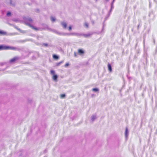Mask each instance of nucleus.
Listing matches in <instances>:
<instances>
[{
  "mask_svg": "<svg viewBox=\"0 0 157 157\" xmlns=\"http://www.w3.org/2000/svg\"><path fill=\"white\" fill-rule=\"evenodd\" d=\"M57 78L58 77L56 75H54L52 77V78L55 81H56Z\"/></svg>",
  "mask_w": 157,
  "mask_h": 157,
  "instance_id": "obj_9",
  "label": "nucleus"
},
{
  "mask_svg": "<svg viewBox=\"0 0 157 157\" xmlns=\"http://www.w3.org/2000/svg\"><path fill=\"white\" fill-rule=\"evenodd\" d=\"M94 119H95V118H94V117H92V120H93V121Z\"/></svg>",
  "mask_w": 157,
  "mask_h": 157,
  "instance_id": "obj_24",
  "label": "nucleus"
},
{
  "mask_svg": "<svg viewBox=\"0 0 157 157\" xmlns=\"http://www.w3.org/2000/svg\"><path fill=\"white\" fill-rule=\"evenodd\" d=\"M17 48L15 47H11L4 45H0V51L8 50H15Z\"/></svg>",
  "mask_w": 157,
  "mask_h": 157,
  "instance_id": "obj_1",
  "label": "nucleus"
},
{
  "mask_svg": "<svg viewBox=\"0 0 157 157\" xmlns=\"http://www.w3.org/2000/svg\"><path fill=\"white\" fill-rule=\"evenodd\" d=\"M90 35H85L84 36H85V37H87V36H90Z\"/></svg>",
  "mask_w": 157,
  "mask_h": 157,
  "instance_id": "obj_23",
  "label": "nucleus"
},
{
  "mask_svg": "<svg viewBox=\"0 0 157 157\" xmlns=\"http://www.w3.org/2000/svg\"><path fill=\"white\" fill-rule=\"evenodd\" d=\"M44 45L45 46H48V44H44Z\"/></svg>",
  "mask_w": 157,
  "mask_h": 157,
  "instance_id": "obj_22",
  "label": "nucleus"
},
{
  "mask_svg": "<svg viewBox=\"0 0 157 157\" xmlns=\"http://www.w3.org/2000/svg\"><path fill=\"white\" fill-rule=\"evenodd\" d=\"M71 29H72L71 26H70L68 27V30L69 31H71Z\"/></svg>",
  "mask_w": 157,
  "mask_h": 157,
  "instance_id": "obj_16",
  "label": "nucleus"
},
{
  "mask_svg": "<svg viewBox=\"0 0 157 157\" xmlns=\"http://www.w3.org/2000/svg\"><path fill=\"white\" fill-rule=\"evenodd\" d=\"M29 21H32V19H31L30 20H29Z\"/></svg>",
  "mask_w": 157,
  "mask_h": 157,
  "instance_id": "obj_25",
  "label": "nucleus"
},
{
  "mask_svg": "<svg viewBox=\"0 0 157 157\" xmlns=\"http://www.w3.org/2000/svg\"><path fill=\"white\" fill-rule=\"evenodd\" d=\"M74 56L75 57L77 56V55H76V53L75 52H74Z\"/></svg>",
  "mask_w": 157,
  "mask_h": 157,
  "instance_id": "obj_20",
  "label": "nucleus"
},
{
  "mask_svg": "<svg viewBox=\"0 0 157 157\" xmlns=\"http://www.w3.org/2000/svg\"><path fill=\"white\" fill-rule=\"evenodd\" d=\"M65 95L64 94H62L60 95V97L61 98H63L65 97Z\"/></svg>",
  "mask_w": 157,
  "mask_h": 157,
  "instance_id": "obj_12",
  "label": "nucleus"
},
{
  "mask_svg": "<svg viewBox=\"0 0 157 157\" xmlns=\"http://www.w3.org/2000/svg\"><path fill=\"white\" fill-rule=\"evenodd\" d=\"M26 25H28V26H29V27H31V28H32V29H34V30H35L36 31H37V30H38V28L33 26V25H31L30 24H27Z\"/></svg>",
  "mask_w": 157,
  "mask_h": 157,
  "instance_id": "obj_4",
  "label": "nucleus"
},
{
  "mask_svg": "<svg viewBox=\"0 0 157 157\" xmlns=\"http://www.w3.org/2000/svg\"><path fill=\"white\" fill-rule=\"evenodd\" d=\"M11 13L10 12H8L6 14V15L8 16H11Z\"/></svg>",
  "mask_w": 157,
  "mask_h": 157,
  "instance_id": "obj_13",
  "label": "nucleus"
},
{
  "mask_svg": "<svg viewBox=\"0 0 157 157\" xmlns=\"http://www.w3.org/2000/svg\"><path fill=\"white\" fill-rule=\"evenodd\" d=\"M7 33L6 32L0 30V35H6Z\"/></svg>",
  "mask_w": 157,
  "mask_h": 157,
  "instance_id": "obj_8",
  "label": "nucleus"
},
{
  "mask_svg": "<svg viewBox=\"0 0 157 157\" xmlns=\"http://www.w3.org/2000/svg\"><path fill=\"white\" fill-rule=\"evenodd\" d=\"M61 25L64 28L66 29V28L67 24L66 23L64 22H62L61 23Z\"/></svg>",
  "mask_w": 157,
  "mask_h": 157,
  "instance_id": "obj_6",
  "label": "nucleus"
},
{
  "mask_svg": "<svg viewBox=\"0 0 157 157\" xmlns=\"http://www.w3.org/2000/svg\"><path fill=\"white\" fill-rule=\"evenodd\" d=\"M51 73L52 74H54L55 73V71L53 70H51Z\"/></svg>",
  "mask_w": 157,
  "mask_h": 157,
  "instance_id": "obj_17",
  "label": "nucleus"
},
{
  "mask_svg": "<svg viewBox=\"0 0 157 157\" xmlns=\"http://www.w3.org/2000/svg\"><path fill=\"white\" fill-rule=\"evenodd\" d=\"M68 65H69V64H68V63H66L65 64V67H67V66H68Z\"/></svg>",
  "mask_w": 157,
  "mask_h": 157,
  "instance_id": "obj_18",
  "label": "nucleus"
},
{
  "mask_svg": "<svg viewBox=\"0 0 157 157\" xmlns=\"http://www.w3.org/2000/svg\"><path fill=\"white\" fill-rule=\"evenodd\" d=\"M127 132H128V130H127V129H126V130H125V133H126V134H127Z\"/></svg>",
  "mask_w": 157,
  "mask_h": 157,
  "instance_id": "obj_21",
  "label": "nucleus"
},
{
  "mask_svg": "<svg viewBox=\"0 0 157 157\" xmlns=\"http://www.w3.org/2000/svg\"><path fill=\"white\" fill-rule=\"evenodd\" d=\"M84 26L87 28L88 27V24L87 23H85L84 24Z\"/></svg>",
  "mask_w": 157,
  "mask_h": 157,
  "instance_id": "obj_14",
  "label": "nucleus"
},
{
  "mask_svg": "<svg viewBox=\"0 0 157 157\" xmlns=\"http://www.w3.org/2000/svg\"><path fill=\"white\" fill-rule=\"evenodd\" d=\"M16 28L18 30V31H19V32H22V30H21L19 28H18L17 27H16Z\"/></svg>",
  "mask_w": 157,
  "mask_h": 157,
  "instance_id": "obj_15",
  "label": "nucleus"
},
{
  "mask_svg": "<svg viewBox=\"0 0 157 157\" xmlns=\"http://www.w3.org/2000/svg\"><path fill=\"white\" fill-rule=\"evenodd\" d=\"M51 20L52 22H54L55 21L56 19L54 17H51Z\"/></svg>",
  "mask_w": 157,
  "mask_h": 157,
  "instance_id": "obj_10",
  "label": "nucleus"
},
{
  "mask_svg": "<svg viewBox=\"0 0 157 157\" xmlns=\"http://www.w3.org/2000/svg\"><path fill=\"white\" fill-rule=\"evenodd\" d=\"M19 59V58L18 57H13V58L11 59H10L9 62L10 63H13V62H14L15 61H16L17 60H18Z\"/></svg>",
  "mask_w": 157,
  "mask_h": 157,
  "instance_id": "obj_2",
  "label": "nucleus"
},
{
  "mask_svg": "<svg viewBox=\"0 0 157 157\" xmlns=\"http://www.w3.org/2000/svg\"><path fill=\"white\" fill-rule=\"evenodd\" d=\"M108 70L110 72H111L112 71V67L111 64L108 63Z\"/></svg>",
  "mask_w": 157,
  "mask_h": 157,
  "instance_id": "obj_5",
  "label": "nucleus"
},
{
  "mask_svg": "<svg viewBox=\"0 0 157 157\" xmlns=\"http://www.w3.org/2000/svg\"><path fill=\"white\" fill-rule=\"evenodd\" d=\"M78 53L80 55H83L85 53L84 51L81 49H79L78 51Z\"/></svg>",
  "mask_w": 157,
  "mask_h": 157,
  "instance_id": "obj_3",
  "label": "nucleus"
},
{
  "mask_svg": "<svg viewBox=\"0 0 157 157\" xmlns=\"http://www.w3.org/2000/svg\"><path fill=\"white\" fill-rule=\"evenodd\" d=\"M62 63V62H59L57 63V66H59V65L60 64H61Z\"/></svg>",
  "mask_w": 157,
  "mask_h": 157,
  "instance_id": "obj_19",
  "label": "nucleus"
},
{
  "mask_svg": "<svg viewBox=\"0 0 157 157\" xmlns=\"http://www.w3.org/2000/svg\"><path fill=\"white\" fill-rule=\"evenodd\" d=\"M92 90L93 91H95V92H97V91H98V90L97 88H93L92 89Z\"/></svg>",
  "mask_w": 157,
  "mask_h": 157,
  "instance_id": "obj_11",
  "label": "nucleus"
},
{
  "mask_svg": "<svg viewBox=\"0 0 157 157\" xmlns=\"http://www.w3.org/2000/svg\"><path fill=\"white\" fill-rule=\"evenodd\" d=\"M52 57L54 59L56 60H57L59 58V56L55 54L53 55Z\"/></svg>",
  "mask_w": 157,
  "mask_h": 157,
  "instance_id": "obj_7",
  "label": "nucleus"
}]
</instances>
